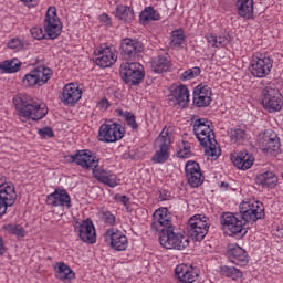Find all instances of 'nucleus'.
<instances>
[{
	"mask_svg": "<svg viewBox=\"0 0 283 283\" xmlns=\"http://www.w3.org/2000/svg\"><path fill=\"white\" fill-rule=\"evenodd\" d=\"M46 205L50 207H72V199L65 189H55L54 192L46 197Z\"/></svg>",
	"mask_w": 283,
	"mask_h": 283,
	"instance_id": "aec40b11",
	"label": "nucleus"
},
{
	"mask_svg": "<svg viewBox=\"0 0 283 283\" xmlns=\"http://www.w3.org/2000/svg\"><path fill=\"white\" fill-rule=\"evenodd\" d=\"M70 159L71 163H75L82 169H92L93 176L98 182H103L109 174L105 168L98 166V158L92 155L90 150H77L75 155L70 156Z\"/></svg>",
	"mask_w": 283,
	"mask_h": 283,
	"instance_id": "39448f33",
	"label": "nucleus"
},
{
	"mask_svg": "<svg viewBox=\"0 0 283 283\" xmlns=\"http://www.w3.org/2000/svg\"><path fill=\"white\" fill-rule=\"evenodd\" d=\"M185 174L190 187H200L205 182V176H202L200 165L196 161L186 163Z\"/></svg>",
	"mask_w": 283,
	"mask_h": 283,
	"instance_id": "6ab92c4d",
	"label": "nucleus"
},
{
	"mask_svg": "<svg viewBox=\"0 0 283 283\" xmlns=\"http://www.w3.org/2000/svg\"><path fill=\"white\" fill-rule=\"evenodd\" d=\"M231 143L234 145H242L247 140V130L242 128H233L228 130Z\"/></svg>",
	"mask_w": 283,
	"mask_h": 283,
	"instance_id": "72a5a7b5",
	"label": "nucleus"
},
{
	"mask_svg": "<svg viewBox=\"0 0 283 283\" xmlns=\"http://www.w3.org/2000/svg\"><path fill=\"white\" fill-rule=\"evenodd\" d=\"M193 105L196 107H209L211 105V87L198 85L193 91Z\"/></svg>",
	"mask_w": 283,
	"mask_h": 283,
	"instance_id": "b1692460",
	"label": "nucleus"
},
{
	"mask_svg": "<svg viewBox=\"0 0 283 283\" xmlns=\"http://www.w3.org/2000/svg\"><path fill=\"white\" fill-rule=\"evenodd\" d=\"M171 48H180L182 45V41H185V33L182 30H176L171 32Z\"/></svg>",
	"mask_w": 283,
	"mask_h": 283,
	"instance_id": "ea45409f",
	"label": "nucleus"
},
{
	"mask_svg": "<svg viewBox=\"0 0 283 283\" xmlns=\"http://www.w3.org/2000/svg\"><path fill=\"white\" fill-rule=\"evenodd\" d=\"M6 229L12 235H17L18 238H25V229L19 224H15V226L9 224L6 227Z\"/></svg>",
	"mask_w": 283,
	"mask_h": 283,
	"instance_id": "79ce46f5",
	"label": "nucleus"
},
{
	"mask_svg": "<svg viewBox=\"0 0 283 283\" xmlns=\"http://www.w3.org/2000/svg\"><path fill=\"white\" fill-rule=\"evenodd\" d=\"M259 149L266 154V156H275L280 154V137L274 130L268 129L260 133L258 136Z\"/></svg>",
	"mask_w": 283,
	"mask_h": 283,
	"instance_id": "6e6552de",
	"label": "nucleus"
},
{
	"mask_svg": "<svg viewBox=\"0 0 283 283\" xmlns=\"http://www.w3.org/2000/svg\"><path fill=\"white\" fill-rule=\"evenodd\" d=\"M139 19L144 23L147 21H160V14H158L151 7H148L139 14Z\"/></svg>",
	"mask_w": 283,
	"mask_h": 283,
	"instance_id": "4c0bfd02",
	"label": "nucleus"
},
{
	"mask_svg": "<svg viewBox=\"0 0 283 283\" xmlns=\"http://www.w3.org/2000/svg\"><path fill=\"white\" fill-rule=\"evenodd\" d=\"M23 1V3H25V6H28L29 8H34V6H36V0H21Z\"/></svg>",
	"mask_w": 283,
	"mask_h": 283,
	"instance_id": "864d4df0",
	"label": "nucleus"
},
{
	"mask_svg": "<svg viewBox=\"0 0 283 283\" xmlns=\"http://www.w3.org/2000/svg\"><path fill=\"white\" fill-rule=\"evenodd\" d=\"M106 238L111 241V247L114 251H125L127 247H129V241L127 240V235L116 230L114 228L108 229L105 233Z\"/></svg>",
	"mask_w": 283,
	"mask_h": 283,
	"instance_id": "412c9836",
	"label": "nucleus"
},
{
	"mask_svg": "<svg viewBox=\"0 0 283 283\" xmlns=\"http://www.w3.org/2000/svg\"><path fill=\"white\" fill-rule=\"evenodd\" d=\"M95 56V63L99 67H112L114 63H116L118 59V54L116 53V50L109 48V46H101L99 49H96L94 51Z\"/></svg>",
	"mask_w": 283,
	"mask_h": 283,
	"instance_id": "a211bd4d",
	"label": "nucleus"
},
{
	"mask_svg": "<svg viewBox=\"0 0 283 283\" xmlns=\"http://www.w3.org/2000/svg\"><path fill=\"white\" fill-rule=\"evenodd\" d=\"M124 136L123 130H120V124L107 122L99 127L98 140L101 143H116Z\"/></svg>",
	"mask_w": 283,
	"mask_h": 283,
	"instance_id": "dca6fc26",
	"label": "nucleus"
},
{
	"mask_svg": "<svg viewBox=\"0 0 283 283\" xmlns=\"http://www.w3.org/2000/svg\"><path fill=\"white\" fill-rule=\"evenodd\" d=\"M169 229H174L169 209L165 207L157 209L153 214L151 230L161 234L169 231Z\"/></svg>",
	"mask_w": 283,
	"mask_h": 283,
	"instance_id": "4468645a",
	"label": "nucleus"
},
{
	"mask_svg": "<svg viewBox=\"0 0 283 283\" xmlns=\"http://www.w3.org/2000/svg\"><path fill=\"white\" fill-rule=\"evenodd\" d=\"M220 273L224 275V277H231L232 280H240L243 275L240 269L229 265L220 266Z\"/></svg>",
	"mask_w": 283,
	"mask_h": 283,
	"instance_id": "c9c22d12",
	"label": "nucleus"
},
{
	"mask_svg": "<svg viewBox=\"0 0 283 283\" xmlns=\"http://www.w3.org/2000/svg\"><path fill=\"white\" fill-rule=\"evenodd\" d=\"M220 187H221V189L223 188V189H228L229 188V182H221V185H220Z\"/></svg>",
	"mask_w": 283,
	"mask_h": 283,
	"instance_id": "6e6d98bb",
	"label": "nucleus"
},
{
	"mask_svg": "<svg viewBox=\"0 0 283 283\" xmlns=\"http://www.w3.org/2000/svg\"><path fill=\"white\" fill-rule=\"evenodd\" d=\"M235 6L239 17L253 19V0H237Z\"/></svg>",
	"mask_w": 283,
	"mask_h": 283,
	"instance_id": "c85d7f7f",
	"label": "nucleus"
},
{
	"mask_svg": "<svg viewBox=\"0 0 283 283\" xmlns=\"http://www.w3.org/2000/svg\"><path fill=\"white\" fill-rule=\"evenodd\" d=\"M171 198V193L165 189L159 190V200L165 201Z\"/></svg>",
	"mask_w": 283,
	"mask_h": 283,
	"instance_id": "09e8293b",
	"label": "nucleus"
},
{
	"mask_svg": "<svg viewBox=\"0 0 283 283\" xmlns=\"http://www.w3.org/2000/svg\"><path fill=\"white\" fill-rule=\"evenodd\" d=\"M193 133L200 145L205 148V156L208 160H218L221 150L216 140V133L211 128V122L207 119L195 120Z\"/></svg>",
	"mask_w": 283,
	"mask_h": 283,
	"instance_id": "f03ea898",
	"label": "nucleus"
},
{
	"mask_svg": "<svg viewBox=\"0 0 283 283\" xmlns=\"http://www.w3.org/2000/svg\"><path fill=\"white\" fill-rule=\"evenodd\" d=\"M228 258L237 266H247L249 264V254L240 245H232L228 250Z\"/></svg>",
	"mask_w": 283,
	"mask_h": 283,
	"instance_id": "393cba45",
	"label": "nucleus"
},
{
	"mask_svg": "<svg viewBox=\"0 0 283 283\" xmlns=\"http://www.w3.org/2000/svg\"><path fill=\"white\" fill-rule=\"evenodd\" d=\"M55 276L57 280H61V282H70L74 280L75 274L74 271H72V269L67 264H65L64 262H60L57 263Z\"/></svg>",
	"mask_w": 283,
	"mask_h": 283,
	"instance_id": "c756f323",
	"label": "nucleus"
},
{
	"mask_svg": "<svg viewBox=\"0 0 283 283\" xmlns=\"http://www.w3.org/2000/svg\"><path fill=\"white\" fill-rule=\"evenodd\" d=\"M115 200L117 202H122V205H124V207H127V205H129V198L127 196L116 195Z\"/></svg>",
	"mask_w": 283,
	"mask_h": 283,
	"instance_id": "de8ad7c7",
	"label": "nucleus"
},
{
	"mask_svg": "<svg viewBox=\"0 0 283 283\" xmlns=\"http://www.w3.org/2000/svg\"><path fill=\"white\" fill-rule=\"evenodd\" d=\"M184 151H191V147H189V146H184V149H182Z\"/></svg>",
	"mask_w": 283,
	"mask_h": 283,
	"instance_id": "4d7b16f0",
	"label": "nucleus"
},
{
	"mask_svg": "<svg viewBox=\"0 0 283 283\" xmlns=\"http://www.w3.org/2000/svg\"><path fill=\"white\" fill-rule=\"evenodd\" d=\"M8 48L10 50H23V42H21L19 39H12L8 43Z\"/></svg>",
	"mask_w": 283,
	"mask_h": 283,
	"instance_id": "a18cd8bd",
	"label": "nucleus"
},
{
	"mask_svg": "<svg viewBox=\"0 0 283 283\" xmlns=\"http://www.w3.org/2000/svg\"><path fill=\"white\" fill-rule=\"evenodd\" d=\"M122 56L125 61L119 67V73L128 85H140L145 78V67L140 63L135 62L140 59L143 54V43L137 40L126 38L120 43Z\"/></svg>",
	"mask_w": 283,
	"mask_h": 283,
	"instance_id": "f257e3e1",
	"label": "nucleus"
},
{
	"mask_svg": "<svg viewBox=\"0 0 283 283\" xmlns=\"http://www.w3.org/2000/svg\"><path fill=\"white\" fill-rule=\"evenodd\" d=\"M103 218L106 224H109L111 227H114V224H116V217L112 214V212H104Z\"/></svg>",
	"mask_w": 283,
	"mask_h": 283,
	"instance_id": "49530a36",
	"label": "nucleus"
},
{
	"mask_svg": "<svg viewBox=\"0 0 283 283\" xmlns=\"http://www.w3.org/2000/svg\"><path fill=\"white\" fill-rule=\"evenodd\" d=\"M116 113L118 114V116H122L125 119L128 127H130L135 132L138 130V123H136V116L134 114L129 112H123V109H117Z\"/></svg>",
	"mask_w": 283,
	"mask_h": 283,
	"instance_id": "58836bf2",
	"label": "nucleus"
},
{
	"mask_svg": "<svg viewBox=\"0 0 283 283\" xmlns=\"http://www.w3.org/2000/svg\"><path fill=\"white\" fill-rule=\"evenodd\" d=\"M255 182L261 187H275V185H277V176L271 171H266L258 175Z\"/></svg>",
	"mask_w": 283,
	"mask_h": 283,
	"instance_id": "7c9ffc66",
	"label": "nucleus"
},
{
	"mask_svg": "<svg viewBox=\"0 0 283 283\" xmlns=\"http://www.w3.org/2000/svg\"><path fill=\"white\" fill-rule=\"evenodd\" d=\"M191 156V150H182L180 149L178 153H177V158H190Z\"/></svg>",
	"mask_w": 283,
	"mask_h": 283,
	"instance_id": "603ef678",
	"label": "nucleus"
},
{
	"mask_svg": "<svg viewBox=\"0 0 283 283\" xmlns=\"http://www.w3.org/2000/svg\"><path fill=\"white\" fill-rule=\"evenodd\" d=\"M116 17L124 23H132L134 21V9L127 6H118L116 8Z\"/></svg>",
	"mask_w": 283,
	"mask_h": 283,
	"instance_id": "473e14b6",
	"label": "nucleus"
},
{
	"mask_svg": "<svg viewBox=\"0 0 283 283\" xmlns=\"http://www.w3.org/2000/svg\"><path fill=\"white\" fill-rule=\"evenodd\" d=\"M75 231L78 233L82 242H86L87 244H94L96 242V229L92 220L87 219L83 221L75 228Z\"/></svg>",
	"mask_w": 283,
	"mask_h": 283,
	"instance_id": "5701e85b",
	"label": "nucleus"
},
{
	"mask_svg": "<svg viewBox=\"0 0 283 283\" xmlns=\"http://www.w3.org/2000/svg\"><path fill=\"white\" fill-rule=\"evenodd\" d=\"M209 219L202 214H195L188 221L187 232L195 242H202L209 233Z\"/></svg>",
	"mask_w": 283,
	"mask_h": 283,
	"instance_id": "0eeeda50",
	"label": "nucleus"
},
{
	"mask_svg": "<svg viewBox=\"0 0 283 283\" xmlns=\"http://www.w3.org/2000/svg\"><path fill=\"white\" fill-rule=\"evenodd\" d=\"M207 41L209 45H211V48H224L229 45V38L222 35L217 36L213 34H209L207 35Z\"/></svg>",
	"mask_w": 283,
	"mask_h": 283,
	"instance_id": "e433bc0d",
	"label": "nucleus"
},
{
	"mask_svg": "<svg viewBox=\"0 0 283 283\" xmlns=\"http://www.w3.org/2000/svg\"><path fill=\"white\" fill-rule=\"evenodd\" d=\"M103 185H107V187H116L118 181L116 179V175L109 172L104 179L101 181Z\"/></svg>",
	"mask_w": 283,
	"mask_h": 283,
	"instance_id": "37998d69",
	"label": "nucleus"
},
{
	"mask_svg": "<svg viewBox=\"0 0 283 283\" xmlns=\"http://www.w3.org/2000/svg\"><path fill=\"white\" fill-rule=\"evenodd\" d=\"M273 69V61L266 56H258L254 55L252 57V62L250 65V73L255 78H264L271 74V70Z\"/></svg>",
	"mask_w": 283,
	"mask_h": 283,
	"instance_id": "f3484780",
	"label": "nucleus"
},
{
	"mask_svg": "<svg viewBox=\"0 0 283 283\" xmlns=\"http://www.w3.org/2000/svg\"><path fill=\"white\" fill-rule=\"evenodd\" d=\"M98 107H99V109H103L104 112H106V109H109V101L107 98H103L98 103Z\"/></svg>",
	"mask_w": 283,
	"mask_h": 283,
	"instance_id": "3c124183",
	"label": "nucleus"
},
{
	"mask_svg": "<svg viewBox=\"0 0 283 283\" xmlns=\"http://www.w3.org/2000/svg\"><path fill=\"white\" fill-rule=\"evenodd\" d=\"M83 91L78 88V85L71 83L66 84L63 88L61 101L64 103V105H69V107H72V105H76V102L82 98Z\"/></svg>",
	"mask_w": 283,
	"mask_h": 283,
	"instance_id": "4be33fe9",
	"label": "nucleus"
},
{
	"mask_svg": "<svg viewBox=\"0 0 283 283\" xmlns=\"http://www.w3.org/2000/svg\"><path fill=\"white\" fill-rule=\"evenodd\" d=\"M159 242L164 249H176L177 251H182V249L189 247V238L174 232V228L161 232Z\"/></svg>",
	"mask_w": 283,
	"mask_h": 283,
	"instance_id": "9d476101",
	"label": "nucleus"
},
{
	"mask_svg": "<svg viewBox=\"0 0 283 283\" xmlns=\"http://www.w3.org/2000/svg\"><path fill=\"white\" fill-rule=\"evenodd\" d=\"M38 134L40 138H54V130L50 127L40 128Z\"/></svg>",
	"mask_w": 283,
	"mask_h": 283,
	"instance_id": "c03bdc74",
	"label": "nucleus"
},
{
	"mask_svg": "<svg viewBox=\"0 0 283 283\" xmlns=\"http://www.w3.org/2000/svg\"><path fill=\"white\" fill-rule=\"evenodd\" d=\"M200 67L195 66L192 69H189L187 71H185L181 76L180 80L181 81H191V78H196L198 76H200Z\"/></svg>",
	"mask_w": 283,
	"mask_h": 283,
	"instance_id": "a19ab883",
	"label": "nucleus"
},
{
	"mask_svg": "<svg viewBox=\"0 0 283 283\" xmlns=\"http://www.w3.org/2000/svg\"><path fill=\"white\" fill-rule=\"evenodd\" d=\"M220 222L223 231H227V233H231L232 235H247V228H244L247 223L232 212H224L220 218Z\"/></svg>",
	"mask_w": 283,
	"mask_h": 283,
	"instance_id": "2eb2a0df",
	"label": "nucleus"
},
{
	"mask_svg": "<svg viewBox=\"0 0 283 283\" xmlns=\"http://www.w3.org/2000/svg\"><path fill=\"white\" fill-rule=\"evenodd\" d=\"M13 103L22 123H28V120H41L48 116V106L28 95L14 98Z\"/></svg>",
	"mask_w": 283,
	"mask_h": 283,
	"instance_id": "7ed1b4c3",
	"label": "nucleus"
},
{
	"mask_svg": "<svg viewBox=\"0 0 283 283\" xmlns=\"http://www.w3.org/2000/svg\"><path fill=\"white\" fill-rule=\"evenodd\" d=\"M99 21L101 23H104V25H112V18H109L107 13H103L102 15H99Z\"/></svg>",
	"mask_w": 283,
	"mask_h": 283,
	"instance_id": "8fccbe9b",
	"label": "nucleus"
},
{
	"mask_svg": "<svg viewBox=\"0 0 283 283\" xmlns=\"http://www.w3.org/2000/svg\"><path fill=\"white\" fill-rule=\"evenodd\" d=\"M21 62H18L17 59H13L11 61H4L0 63V70H2L6 74H15V72L21 70Z\"/></svg>",
	"mask_w": 283,
	"mask_h": 283,
	"instance_id": "f704fd0d",
	"label": "nucleus"
},
{
	"mask_svg": "<svg viewBox=\"0 0 283 283\" xmlns=\"http://www.w3.org/2000/svg\"><path fill=\"white\" fill-rule=\"evenodd\" d=\"M175 274L182 283H192L198 280V272H195L193 268H189V265L186 264L177 265Z\"/></svg>",
	"mask_w": 283,
	"mask_h": 283,
	"instance_id": "bb28decb",
	"label": "nucleus"
},
{
	"mask_svg": "<svg viewBox=\"0 0 283 283\" xmlns=\"http://www.w3.org/2000/svg\"><path fill=\"white\" fill-rule=\"evenodd\" d=\"M52 78V69L38 66L25 74L22 78L23 87H43Z\"/></svg>",
	"mask_w": 283,
	"mask_h": 283,
	"instance_id": "1a4fd4ad",
	"label": "nucleus"
},
{
	"mask_svg": "<svg viewBox=\"0 0 283 283\" xmlns=\"http://www.w3.org/2000/svg\"><path fill=\"white\" fill-rule=\"evenodd\" d=\"M170 63L165 56L154 57L151 61V70L156 74H163V72H169Z\"/></svg>",
	"mask_w": 283,
	"mask_h": 283,
	"instance_id": "2f4dec72",
	"label": "nucleus"
},
{
	"mask_svg": "<svg viewBox=\"0 0 283 283\" xmlns=\"http://www.w3.org/2000/svg\"><path fill=\"white\" fill-rule=\"evenodd\" d=\"M253 155L249 154L247 150L240 151L234 158H232L234 167L241 169L242 171L251 169V167H253Z\"/></svg>",
	"mask_w": 283,
	"mask_h": 283,
	"instance_id": "cd10ccee",
	"label": "nucleus"
},
{
	"mask_svg": "<svg viewBox=\"0 0 283 283\" xmlns=\"http://www.w3.org/2000/svg\"><path fill=\"white\" fill-rule=\"evenodd\" d=\"M17 202V190L12 185L7 184L4 176L0 175V216H6L8 207Z\"/></svg>",
	"mask_w": 283,
	"mask_h": 283,
	"instance_id": "f8f14e48",
	"label": "nucleus"
},
{
	"mask_svg": "<svg viewBox=\"0 0 283 283\" xmlns=\"http://www.w3.org/2000/svg\"><path fill=\"white\" fill-rule=\"evenodd\" d=\"M240 216L247 222H258L264 218V206L260 201L249 200L240 203Z\"/></svg>",
	"mask_w": 283,
	"mask_h": 283,
	"instance_id": "9b49d317",
	"label": "nucleus"
},
{
	"mask_svg": "<svg viewBox=\"0 0 283 283\" xmlns=\"http://www.w3.org/2000/svg\"><path fill=\"white\" fill-rule=\"evenodd\" d=\"M170 101H175V105L185 107L189 103V88L186 85L171 86L169 95Z\"/></svg>",
	"mask_w": 283,
	"mask_h": 283,
	"instance_id": "a878e982",
	"label": "nucleus"
},
{
	"mask_svg": "<svg viewBox=\"0 0 283 283\" xmlns=\"http://www.w3.org/2000/svg\"><path fill=\"white\" fill-rule=\"evenodd\" d=\"M6 253V243L3 242V238L0 237V255Z\"/></svg>",
	"mask_w": 283,
	"mask_h": 283,
	"instance_id": "5fc2aeb1",
	"label": "nucleus"
},
{
	"mask_svg": "<svg viewBox=\"0 0 283 283\" xmlns=\"http://www.w3.org/2000/svg\"><path fill=\"white\" fill-rule=\"evenodd\" d=\"M61 30H63V27L59 15H56V7H50L44 19V30L41 27H33L30 33L32 39L41 41L43 39H59Z\"/></svg>",
	"mask_w": 283,
	"mask_h": 283,
	"instance_id": "20e7f679",
	"label": "nucleus"
},
{
	"mask_svg": "<svg viewBox=\"0 0 283 283\" xmlns=\"http://www.w3.org/2000/svg\"><path fill=\"white\" fill-rule=\"evenodd\" d=\"M262 105L266 112H280L283 107V97L277 88L265 86L262 91Z\"/></svg>",
	"mask_w": 283,
	"mask_h": 283,
	"instance_id": "ddd939ff",
	"label": "nucleus"
},
{
	"mask_svg": "<svg viewBox=\"0 0 283 283\" xmlns=\"http://www.w3.org/2000/svg\"><path fill=\"white\" fill-rule=\"evenodd\" d=\"M171 147V132L165 127L159 136L155 139V155L151 157L153 163L163 164L169 160V148Z\"/></svg>",
	"mask_w": 283,
	"mask_h": 283,
	"instance_id": "423d86ee",
	"label": "nucleus"
}]
</instances>
